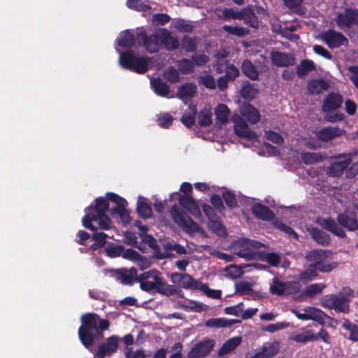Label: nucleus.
Here are the masks:
<instances>
[{"label": "nucleus", "mask_w": 358, "mask_h": 358, "mask_svg": "<svg viewBox=\"0 0 358 358\" xmlns=\"http://www.w3.org/2000/svg\"><path fill=\"white\" fill-rule=\"evenodd\" d=\"M81 324L78 335L83 345L90 350L96 340L103 338V331L108 330L110 322L101 319L95 313H86L80 317Z\"/></svg>", "instance_id": "1"}, {"label": "nucleus", "mask_w": 358, "mask_h": 358, "mask_svg": "<svg viewBox=\"0 0 358 358\" xmlns=\"http://www.w3.org/2000/svg\"><path fill=\"white\" fill-rule=\"evenodd\" d=\"M329 250L315 249L308 251L305 255V259L310 262L308 268L299 274V279L308 282L317 279V272L330 273L338 266L336 262H330L327 259L331 255Z\"/></svg>", "instance_id": "2"}, {"label": "nucleus", "mask_w": 358, "mask_h": 358, "mask_svg": "<svg viewBox=\"0 0 358 358\" xmlns=\"http://www.w3.org/2000/svg\"><path fill=\"white\" fill-rule=\"evenodd\" d=\"M88 212L83 217V225L91 231H96L97 227L93 225V222L99 221V227L101 229L108 230L110 227L111 221L106 214L109 210V202L107 198L98 197L95 199V204L90 205Z\"/></svg>", "instance_id": "3"}, {"label": "nucleus", "mask_w": 358, "mask_h": 358, "mask_svg": "<svg viewBox=\"0 0 358 358\" xmlns=\"http://www.w3.org/2000/svg\"><path fill=\"white\" fill-rule=\"evenodd\" d=\"M150 62V58L140 57L131 50L122 52L119 57L120 64L123 69L138 74H143L149 70Z\"/></svg>", "instance_id": "4"}, {"label": "nucleus", "mask_w": 358, "mask_h": 358, "mask_svg": "<svg viewBox=\"0 0 358 358\" xmlns=\"http://www.w3.org/2000/svg\"><path fill=\"white\" fill-rule=\"evenodd\" d=\"M170 215L175 223L186 233L191 234L199 231V225L176 204L171 207Z\"/></svg>", "instance_id": "5"}, {"label": "nucleus", "mask_w": 358, "mask_h": 358, "mask_svg": "<svg viewBox=\"0 0 358 358\" xmlns=\"http://www.w3.org/2000/svg\"><path fill=\"white\" fill-rule=\"evenodd\" d=\"M180 191H182L184 194L180 196L178 199L179 204L195 217H200L201 216V210L196 201L192 196V185L187 182H182L180 185Z\"/></svg>", "instance_id": "6"}, {"label": "nucleus", "mask_w": 358, "mask_h": 358, "mask_svg": "<svg viewBox=\"0 0 358 358\" xmlns=\"http://www.w3.org/2000/svg\"><path fill=\"white\" fill-rule=\"evenodd\" d=\"M106 196L108 201L116 204L115 208L110 210V215L113 217L119 216L122 222L129 223L131 219L129 213L125 208L127 204L126 199L113 192H107Z\"/></svg>", "instance_id": "7"}, {"label": "nucleus", "mask_w": 358, "mask_h": 358, "mask_svg": "<svg viewBox=\"0 0 358 358\" xmlns=\"http://www.w3.org/2000/svg\"><path fill=\"white\" fill-rule=\"evenodd\" d=\"M320 305L328 309L334 310L336 312L348 313L350 305L348 300L341 297L338 294H327L320 299Z\"/></svg>", "instance_id": "8"}, {"label": "nucleus", "mask_w": 358, "mask_h": 358, "mask_svg": "<svg viewBox=\"0 0 358 358\" xmlns=\"http://www.w3.org/2000/svg\"><path fill=\"white\" fill-rule=\"evenodd\" d=\"M140 45L143 46L149 53H155L159 51L161 48V34L155 32L147 35L144 30L139 31L136 36Z\"/></svg>", "instance_id": "9"}, {"label": "nucleus", "mask_w": 358, "mask_h": 358, "mask_svg": "<svg viewBox=\"0 0 358 358\" xmlns=\"http://www.w3.org/2000/svg\"><path fill=\"white\" fill-rule=\"evenodd\" d=\"M140 288L147 292L154 290L159 294L167 296H173L177 292V289L173 285L167 284L161 275L153 282L142 283Z\"/></svg>", "instance_id": "10"}, {"label": "nucleus", "mask_w": 358, "mask_h": 358, "mask_svg": "<svg viewBox=\"0 0 358 358\" xmlns=\"http://www.w3.org/2000/svg\"><path fill=\"white\" fill-rule=\"evenodd\" d=\"M336 25L341 29L351 28L358 24V9L347 8L338 13L335 19Z\"/></svg>", "instance_id": "11"}, {"label": "nucleus", "mask_w": 358, "mask_h": 358, "mask_svg": "<svg viewBox=\"0 0 358 358\" xmlns=\"http://www.w3.org/2000/svg\"><path fill=\"white\" fill-rule=\"evenodd\" d=\"M110 274L117 281L124 285H132L134 282H138L137 269L135 267L129 269L127 268L112 269Z\"/></svg>", "instance_id": "12"}, {"label": "nucleus", "mask_w": 358, "mask_h": 358, "mask_svg": "<svg viewBox=\"0 0 358 358\" xmlns=\"http://www.w3.org/2000/svg\"><path fill=\"white\" fill-rule=\"evenodd\" d=\"M231 121L234 123V131L238 136L249 140H253L257 137L256 132L249 129L245 120L238 114H233Z\"/></svg>", "instance_id": "13"}, {"label": "nucleus", "mask_w": 358, "mask_h": 358, "mask_svg": "<svg viewBox=\"0 0 358 358\" xmlns=\"http://www.w3.org/2000/svg\"><path fill=\"white\" fill-rule=\"evenodd\" d=\"M120 338L117 335H112L100 343L94 355L101 357H110L117 352L119 347Z\"/></svg>", "instance_id": "14"}, {"label": "nucleus", "mask_w": 358, "mask_h": 358, "mask_svg": "<svg viewBox=\"0 0 358 358\" xmlns=\"http://www.w3.org/2000/svg\"><path fill=\"white\" fill-rule=\"evenodd\" d=\"M323 40L330 49L345 45L348 43V38L342 33L331 29L323 34Z\"/></svg>", "instance_id": "15"}, {"label": "nucleus", "mask_w": 358, "mask_h": 358, "mask_svg": "<svg viewBox=\"0 0 358 358\" xmlns=\"http://www.w3.org/2000/svg\"><path fill=\"white\" fill-rule=\"evenodd\" d=\"M215 341L205 340L194 345L187 353V358H201L207 356L213 349Z\"/></svg>", "instance_id": "16"}, {"label": "nucleus", "mask_w": 358, "mask_h": 358, "mask_svg": "<svg viewBox=\"0 0 358 358\" xmlns=\"http://www.w3.org/2000/svg\"><path fill=\"white\" fill-rule=\"evenodd\" d=\"M337 221L339 224L348 231H354L358 229V220L356 213L345 210L337 215Z\"/></svg>", "instance_id": "17"}, {"label": "nucleus", "mask_w": 358, "mask_h": 358, "mask_svg": "<svg viewBox=\"0 0 358 358\" xmlns=\"http://www.w3.org/2000/svg\"><path fill=\"white\" fill-rule=\"evenodd\" d=\"M171 280L178 284L182 288L198 289L201 282L194 280L192 275L186 273H174L171 275Z\"/></svg>", "instance_id": "18"}, {"label": "nucleus", "mask_w": 358, "mask_h": 358, "mask_svg": "<svg viewBox=\"0 0 358 358\" xmlns=\"http://www.w3.org/2000/svg\"><path fill=\"white\" fill-rule=\"evenodd\" d=\"M270 57L272 64L278 67L291 66L295 64L294 57L287 52L272 50Z\"/></svg>", "instance_id": "19"}, {"label": "nucleus", "mask_w": 358, "mask_h": 358, "mask_svg": "<svg viewBox=\"0 0 358 358\" xmlns=\"http://www.w3.org/2000/svg\"><path fill=\"white\" fill-rule=\"evenodd\" d=\"M343 101V96L341 94L329 93L323 101L322 110L325 113L334 111L341 106Z\"/></svg>", "instance_id": "20"}, {"label": "nucleus", "mask_w": 358, "mask_h": 358, "mask_svg": "<svg viewBox=\"0 0 358 358\" xmlns=\"http://www.w3.org/2000/svg\"><path fill=\"white\" fill-rule=\"evenodd\" d=\"M251 211L256 218L261 220L271 221L275 217L274 213L268 206L260 203H254Z\"/></svg>", "instance_id": "21"}, {"label": "nucleus", "mask_w": 358, "mask_h": 358, "mask_svg": "<svg viewBox=\"0 0 358 358\" xmlns=\"http://www.w3.org/2000/svg\"><path fill=\"white\" fill-rule=\"evenodd\" d=\"M240 20H243L244 23L250 27L257 29L259 27L258 17L255 14L251 6L243 8L239 11Z\"/></svg>", "instance_id": "22"}, {"label": "nucleus", "mask_w": 358, "mask_h": 358, "mask_svg": "<svg viewBox=\"0 0 358 358\" xmlns=\"http://www.w3.org/2000/svg\"><path fill=\"white\" fill-rule=\"evenodd\" d=\"M344 131L338 127H326L322 128L317 134V138L324 142H328L343 135Z\"/></svg>", "instance_id": "23"}, {"label": "nucleus", "mask_w": 358, "mask_h": 358, "mask_svg": "<svg viewBox=\"0 0 358 358\" xmlns=\"http://www.w3.org/2000/svg\"><path fill=\"white\" fill-rule=\"evenodd\" d=\"M161 45L168 51H172L179 48L180 42L176 36H172L169 30L164 29L161 31Z\"/></svg>", "instance_id": "24"}, {"label": "nucleus", "mask_w": 358, "mask_h": 358, "mask_svg": "<svg viewBox=\"0 0 358 358\" xmlns=\"http://www.w3.org/2000/svg\"><path fill=\"white\" fill-rule=\"evenodd\" d=\"M329 83L322 78L310 79L307 83V90L311 94H319L327 90Z\"/></svg>", "instance_id": "25"}, {"label": "nucleus", "mask_w": 358, "mask_h": 358, "mask_svg": "<svg viewBox=\"0 0 358 358\" xmlns=\"http://www.w3.org/2000/svg\"><path fill=\"white\" fill-rule=\"evenodd\" d=\"M352 160L350 157H345L344 159L336 161L331 164L329 166V173L330 176L333 177H339L343 173V171L348 167L350 164Z\"/></svg>", "instance_id": "26"}, {"label": "nucleus", "mask_w": 358, "mask_h": 358, "mask_svg": "<svg viewBox=\"0 0 358 358\" xmlns=\"http://www.w3.org/2000/svg\"><path fill=\"white\" fill-rule=\"evenodd\" d=\"M241 117H245L250 124H256L260 120L259 110L250 103L241 108Z\"/></svg>", "instance_id": "27"}, {"label": "nucleus", "mask_w": 358, "mask_h": 358, "mask_svg": "<svg viewBox=\"0 0 358 358\" xmlns=\"http://www.w3.org/2000/svg\"><path fill=\"white\" fill-rule=\"evenodd\" d=\"M241 322V320L234 319H227L224 317L210 318L205 322V325L210 328H224Z\"/></svg>", "instance_id": "28"}, {"label": "nucleus", "mask_w": 358, "mask_h": 358, "mask_svg": "<svg viewBox=\"0 0 358 358\" xmlns=\"http://www.w3.org/2000/svg\"><path fill=\"white\" fill-rule=\"evenodd\" d=\"M196 93V85L191 83H186L178 87L176 95L180 99L185 101L194 97Z\"/></svg>", "instance_id": "29"}, {"label": "nucleus", "mask_w": 358, "mask_h": 358, "mask_svg": "<svg viewBox=\"0 0 358 358\" xmlns=\"http://www.w3.org/2000/svg\"><path fill=\"white\" fill-rule=\"evenodd\" d=\"M235 250V255L246 260L255 259L257 256V252L246 247L243 239L238 241V244L236 245Z\"/></svg>", "instance_id": "30"}, {"label": "nucleus", "mask_w": 358, "mask_h": 358, "mask_svg": "<svg viewBox=\"0 0 358 358\" xmlns=\"http://www.w3.org/2000/svg\"><path fill=\"white\" fill-rule=\"evenodd\" d=\"M241 341L242 338L240 336H234L228 339L218 350V356L222 357L234 351L241 344Z\"/></svg>", "instance_id": "31"}, {"label": "nucleus", "mask_w": 358, "mask_h": 358, "mask_svg": "<svg viewBox=\"0 0 358 358\" xmlns=\"http://www.w3.org/2000/svg\"><path fill=\"white\" fill-rule=\"evenodd\" d=\"M321 225L326 230L340 238H345L346 236L345 231L332 218L323 219Z\"/></svg>", "instance_id": "32"}, {"label": "nucleus", "mask_w": 358, "mask_h": 358, "mask_svg": "<svg viewBox=\"0 0 358 358\" xmlns=\"http://www.w3.org/2000/svg\"><path fill=\"white\" fill-rule=\"evenodd\" d=\"M255 83H251L248 80L243 82L242 86L240 89V94L244 99L249 101L255 98L258 93V90L256 88Z\"/></svg>", "instance_id": "33"}, {"label": "nucleus", "mask_w": 358, "mask_h": 358, "mask_svg": "<svg viewBox=\"0 0 358 358\" xmlns=\"http://www.w3.org/2000/svg\"><path fill=\"white\" fill-rule=\"evenodd\" d=\"M151 85L155 93L159 96L166 97L170 93L169 85L163 82L159 78L152 79L151 80Z\"/></svg>", "instance_id": "34"}, {"label": "nucleus", "mask_w": 358, "mask_h": 358, "mask_svg": "<svg viewBox=\"0 0 358 358\" xmlns=\"http://www.w3.org/2000/svg\"><path fill=\"white\" fill-rule=\"evenodd\" d=\"M305 312H308V320H313L317 322L319 324L324 325V319L329 318V317L322 310L315 307H307L305 308Z\"/></svg>", "instance_id": "35"}, {"label": "nucleus", "mask_w": 358, "mask_h": 358, "mask_svg": "<svg viewBox=\"0 0 358 358\" xmlns=\"http://www.w3.org/2000/svg\"><path fill=\"white\" fill-rule=\"evenodd\" d=\"M135 44V36L132 31L127 29L122 31L117 40V45L122 48H131Z\"/></svg>", "instance_id": "36"}, {"label": "nucleus", "mask_w": 358, "mask_h": 358, "mask_svg": "<svg viewBox=\"0 0 358 358\" xmlns=\"http://www.w3.org/2000/svg\"><path fill=\"white\" fill-rule=\"evenodd\" d=\"M241 67L243 74L250 80H256L258 79L259 72L250 60L244 59Z\"/></svg>", "instance_id": "37"}, {"label": "nucleus", "mask_w": 358, "mask_h": 358, "mask_svg": "<svg viewBox=\"0 0 358 358\" xmlns=\"http://www.w3.org/2000/svg\"><path fill=\"white\" fill-rule=\"evenodd\" d=\"M189 112L185 111L181 117V122L188 128L192 127L195 124V117L197 114L196 105L190 104L188 107Z\"/></svg>", "instance_id": "38"}, {"label": "nucleus", "mask_w": 358, "mask_h": 358, "mask_svg": "<svg viewBox=\"0 0 358 358\" xmlns=\"http://www.w3.org/2000/svg\"><path fill=\"white\" fill-rule=\"evenodd\" d=\"M136 210L139 217L144 220L150 218L152 216V208L146 202V199L143 197H139L137 203Z\"/></svg>", "instance_id": "39"}, {"label": "nucleus", "mask_w": 358, "mask_h": 358, "mask_svg": "<svg viewBox=\"0 0 358 358\" xmlns=\"http://www.w3.org/2000/svg\"><path fill=\"white\" fill-rule=\"evenodd\" d=\"M310 234L313 239L319 245L327 246L330 243L329 236L320 229L313 228Z\"/></svg>", "instance_id": "40"}, {"label": "nucleus", "mask_w": 358, "mask_h": 358, "mask_svg": "<svg viewBox=\"0 0 358 358\" xmlns=\"http://www.w3.org/2000/svg\"><path fill=\"white\" fill-rule=\"evenodd\" d=\"M215 114L216 119L222 124H226L229 121L230 114L228 106L224 103H220L215 108Z\"/></svg>", "instance_id": "41"}, {"label": "nucleus", "mask_w": 358, "mask_h": 358, "mask_svg": "<svg viewBox=\"0 0 358 358\" xmlns=\"http://www.w3.org/2000/svg\"><path fill=\"white\" fill-rule=\"evenodd\" d=\"M108 238V234L104 232H96L92 234V238L94 242L90 245V249L93 251L103 247L106 243V239Z\"/></svg>", "instance_id": "42"}, {"label": "nucleus", "mask_w": 358, "mask_h": 358, "mask_svg": "<svg viewBox=\"0 0 358 358\" xmlns=\"http://www.w3.org/2000/svg\"><path fill=\"white\" fill-rule=\"evenodd\" d=\"M160 275L161 273L157 269H151L138 275V282H140V286L142 283L152 282L150 280L155 281Z\"/></svg>", "instance_id": "43"}, {"label": "nucleus", "mask_w": 358, "mask_h": 358, "mask_svg": "<svg viewBox=\"0 0 358 358\" xmlns=\"http://www.w3.org/2000/svg\"><path fill=\"white\" fill-rule=\"evenodd\" d=\"M315 69V66L312 60L303 59L300 64L296 66V73L299 76H302Z\"/></svg>", "instance_id": "44"}, {"label": "nucleus", "mask_w": 358, "mask_h": 358, "mask_svg": "<svg viewBox=\"0 0 358 358\" xmlns=\"http://www.w3.org/2000/svg\"><path fill=\"white\" fill-rule=\"evenodd\" d=\"M222 29L229 34L238 37H243L249 34V30L246 28L238 26L224 25Z\"/></svg>", "instance_id": "45"}, {"label": "nucleus", "mask_w": 358, "mask_h": 358, "mask_svg": "<svg viewBox=\"0 0 358 358\" xmlns=\"http://www.w3.org/2000/svg\"><path fill=\"white\" fill-rule=\"evenodd\" d=\"M178 67L182 74H189L194 72V64L192 59L182 58L178 61Z\"/></svg>", "instance_id": "46"}, {"label": "nucleus", "mask_w": 358, "mask_h": 358, "mask_svg": "<svg viewBox=\"0 0 358 358\" xmlns=\"http://www.w3.org/2000/svg\"><path fill=\"white\" fill-rule=\"evenodd\" d=\"M198 123L201 127H207L212 124V113L210 110L205 108L199 112Z\"/></svg>", "instance_id": "47"}, {"label": "nucleus", "mask_w": 358, "mask_h": 358, "mask_svg": "<svg viewBox=\"0 0 358 358\" xmlns=\"http://www.w3.org/2000/svg\"><path fill=\"white\" fill-rule=\"evenodd\" d=\"M342 327L350 331L348 338L352 341H358V326L349 320H345L342 324Z\"/></svg>", "instance_id": "48"}, {"label": "nucleus", "mask_w": 358, "mask_h": 358, "mask_svg": "<svg viewBox=\"0 0 358 358\" xmlns=\"http://www.w3.org/2000/svg\"><path fill=\"white\" fill-rule=\"evenodd\" d=\"M302 162L305 164H313L323 160L320 153L306 152L301 154Z\"/></svg>", "instance_id": "49"}, {"label": "nucleus", "mask_w": 358, "mask_h": 358, "mask_svg": "<svg viewBox=\"0 0 358 358\" xmlns=\"http://www.w3.org/2000/svg\"><path fill=\"white\" fill-rule=\"evenodd\" d=\"M173 24L174 28L182 33H191L193 30V25L184 19H176Z\"/></svg>", "instance_id": "50"}, {"label": "nucleus", "mask_w": 358, "mask_h": 358, "mask_svg": "<svg viewBox=\"0 0 358 358\" xmlns=\"http://www.w3.org/2000/svg\"><path fill=\"white\" fill-rule=\"evenodd\" d=\"M285 282L280 281L278 278H273L272 285L270 286V292L273 294L282 296L285 294Z\"/></svg>", "instance_id": "51"}, {"label": "nucleus", "mask_w": 358, "mask_h": 358, "mask_svg": "<svg viewBox=\"0 0 358 358\" xmlns=\"http://www.w3.org/2000/svg\"><path fill=\"white\" fill-rule=\"evenodd\" d=\"M222 197L226 205L229 208H234L238 206V202L235 194L230 190H226L222 192Z\"/></svg>", "instance_id": "52"}, {"label": "nucleus", "mask_w": 358, "mask_h": 358, "mask_svg": "<svg viewBox=\"0 0 358 358\" xmlns=\"http://www.w3.org/2000/svg\"><path fill=\"white\" fill-rule=\"evenodd\" d=\"M315 334L311 330H307L303 333L295 335L292 340L296 343H306L308 341H314Z\"/></svg>", "instance_id": "53"}, {"label": "nucleus", "mask_w": 358, "mask_h": 358, "mask_svg": "<svg viewBox=\"0 0 358 358\" xmlns=\"http://www.w3.org/2000/svg\"><path fill=\"white\" fill-rule=\"evenodd\" d=\"M182 47L187 52H194L196 50L197 44L194 38L185 36L182 39Z\"/></svg>", "instance_id": "54"}, {"label": "nucleus", "mask_w": 358, "mask_h": 358, "mask_svg": "<svg viewBox=\"0 0 358 358\" xmlns=\"http://www.w3.org/2000/svg\"><path fill=\"white\" fill-rule=\"evenodd\" d=\"M301 285L300 282L297 281H286L285 282L284 295H291L297 294L301 290Z\"/></svg>", "instance_id": "55"}, {"label": "nucleus", "mask_w": 358, "mask_h": 358, "mask_svg": "<svg viewBox=\"0 0 358 358\" xmlns=\"http://www.w3.org/2000/svg\"><path fill=\"white\" fill-rule=\"evenodd\" d=\"M124 247L121 245L111 244L105 248L106 255L110 258L121 257Z\"/></svg>", "instance_id": "56"}, {"label": "nucleus", "mask_w": 358, "mask_h": 358, "mask_svg": "<svg viewBox=\"0 0 358 358\" xmlns=\"http://www.w3.org/2000/svg\"><path fill=\"white\" fill-rule=\"evenodd\" d=\"M226 275L231 279L240 278L243 274V271L241 267L236 264H231L224 268Z\"/></svg>", "instance_id": "57"}, {"label": "nucleus", "mask_w": 358, "mask_h": 358, "mask_svg": "<svg viewBox=\"0 0 358 358\" xmlns=\"http://www.w3.org/2000/svg\"><path fill=\"white\" fill-rule=\"evenodd\" d=\"M325 287L326 285L324 283L310 285L306 289V294L308 296L313 297L314 296L320 294Z\"/></svg>", "instance_id": "58"}, {"label": "nucleus", "mask_w": 358, "mask_h": 358, "mask_svg": "<svg viewBox=\"0 0 358 358\" xmlns=\"http://www.w3.org/2000/svg\"><path fill=\"white\" fill-rule=\"evenodd\" d=\"M198 289L202 291L208 297H210V298H213L215 299H220L222 295V292L220 290L210 289L208 285L203 284L202 282L200 283V285H199Z\"/></svg>", "instance_id": "59"}, {"label": "nucleus", "mask_w": 358, "mask_h": 358, "mask_svg": "<svg viewBox=\"0 0 358 358\" xmlns=\"http://www.w3.org/2000/svg\"><path fill=\"white\" fill-rule=\"evenodd\" d=\"M224 77L229 81L232 82L239 76V69L234 64H229L225 67Z\"/></svg>", "instance_id": "60"}, {"label": "nucleus", "mask_w": 358, "mask_h": 358, "mask_svg": "<svg viewBox=\"0 0 358 358\" xmlns=\"http://www.w3.org/2000/svg\"><path fill=\"white\" fill-rule=\"evenodd\" d=\"M164 76L166 80L171 83H176L180 81V75L178 71L172 66H169L164 72Z\"/></svg>", "instance_id": "61"}, {"label": "nucleus", "mask_w": 358, "mask_h": 358, "mask_svg": "<svg viewBox=\"0 0 358 358\" xmlns=\"http://www.w3.org/2000/svg\"><path fill=\"white\" fill-rule=\"evenodd\" d=\"M262 347H265L266 350L264 352V355L267 358H271L275 356L278 352L279 350V342L274 341L273 343H269L268 345H263Z\"/></svg>", "instance_id": "62"}, {"label": "nucleus", "mask_w": 358, "mask_h": 358, "mask_svg": "<svg viewBox=\"0 0 358 358\" xmlns=\"http://www.w3.org/2000/svg\"><path fill=\"white\" fill-rule=\"evenodd\" d=\"M209 221L210 222L208 223V227L213 232L220 236L223 235V234H225L224 227L223 226L221 222L214 219H211Z\"/></svg>", "instance_id": "63"}, {"label": "nucleus", "mask_w": 358, "mask_h": 358, "mask_svg": "<svg viewBox=\"0 0 358 358\" xmlns=\"http://www.w3.org/2000/svg\"><path fill=\"white\" fill-rule=\"evenodd\" d=\"M198 82L208 89L213 90L216 87L215 78L211 75L200 76Z\"/></svg>", "instance_id": "64"}]
</instances>
